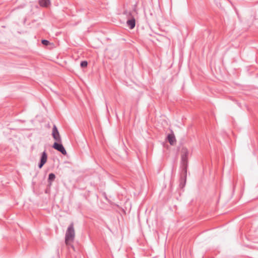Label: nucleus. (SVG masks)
<instances>
[{
	"label": "nucleus",
	"instance_id": "3",
	"mask_svg": "<svg viewBox=\"0 0 258 258\" xmlns=\"http://www.w3.org/2000/svg\"><path fill=\"white\" fill-rule=\"evenodd\" d=\"M53 148L55 150L60 152L63 155H67V153L66 150H65L64 147L62 144H60L57 143V142H55L53 145Z\"/></svg>",
	"mask_w": 258,
	"mask_h": 258
},
{
	"label": "nucleus",
	"instance_id": "5",
	"mask_svg": "<svg viewBox=\"0 0 258 258\" xmlns=\"http://www.w3.org/2000/svg\"><path fill=\"white\" fill-rule=\"evenodd\" d=\"M182 155H181V159L183 163L184 164H186L187 162V155H188V151L186 148H182Z\"/></svg>",
	"mask_w": 258,
	"mask_h": 258
},
{
	"label": "nucleus",
	"instance_id": "4",
	"mask_svg": "<svg viewBox=\"0 0 258 258\" xmlns=\"http://www.w3.org/2000/svg\"><path fill=\"white\" fill-rule=\"evenodd\" d=\"M47 160V154L45 151L42 153L40 162L39 164V168H41L46 163Z\"/></svg>",
	"mask_w": 258,
	"mask_h": 258
},
{
	"label": "nucleus",
	"instance_id": "7",
	"mask_svg": "<svg viewBox=\"0 0 258 258\" xmlns=\"http://www.w3.org/2000/svg\"><path fill=\"white\" fill-rule=\"evenodd\" d=\"M167 139L171 145H174L176 142L175 137L173 134L168 135Z\"/></svg>",
	"mask_w": 258,
	"mask_h": 258
},
{
	"label": "nucleus",
	"instance_id": "9",
	"mask_svg": "<svg viewBox=\"0 0 258 258\" xmlns=\"http://www.w3.org/2000/svg\"><path fill=\"white\" fill-rule=\"evenodd\" d=\"M55 175L53 173H50L49 174L48 180L51 181L55 179Z\"/></svg>",
	"mask_w": 258,
	"mask_h": 258
},
{
	"label": "nucleus",
	"instance_id": "11",
	"mask_svg": "<svg viewBox=\"0 0 258 258\" xmlns=\"http://www.w3.org/2000/svg\"><path fill=\"white\" fill-rule=\"evenodd\" d=\"M42 43L44 45H48L49 44V42L46 40H42Z\"/></svg>",
	"mask_w": 258,
	"mask_h": 258
},
{
	"label": "nucleus",
	"instance_id": "8",
	"mask_svg": "<svg viewBox=\"0 0 258 258\" xmlns=\"http://www.w3.org/2000/svg\"><path fill=\"white\" fill-rule=\"evenodd\" d=\"M127 25L130 29H133L135 26V19L134 18L128 20L126 22Z\"/></svg>",
	"mask_w": 258,
	"mask_h": 258
},
{
	"label": "nucleus",
	"instance_id": "1",
	"mask_svg": "<svg viewBox=\"0 0 258 258\" xmlns=\"http://www.w3.org/2000/svg\"><path fill=\"white\" fill-rule=\"evenodd\" d=\"M75 237V231L74 229V224H71L67 228L66 235H65V243L66 245H70L73 248L74 246L72 245L73 242Z\"/></svg>",
	"mask_w": 258,
	"mask_h": 258
},
{
	"label": "nucleus",
	"instance_id": "6",
	"mask_svg": "<svg viewBox=\"0 0 258 258\" xmlns=\"http://www.w3.org/2000/svg\"><path fill=\"white\" fill-rule=\"evenodd\" d=\"M39 5L40 7L43 8H47L51 5L50 0H39Z\"/></svg>",
	"mask_w": 258,
	"mask_h": 258
},
{
	"label": "nucleus",
	"instance_id": "2",
	"mask_svg": "<svg viewBox=\"0 0 258 258\" xmlns=\"http://www.w3.org/2000/svg\"><path fill=\"white\" fill-rule=\"evenodd\" d=\"M52 136L56 142H60L61 138L56 126L54 125L52 128Z\"/></svg>",
	"mask_w": 258,
	"mask_h": 258
},
{
	"label": "nucleus",
	"instance_id": "10",
	"mask_svg": "<svg viewBox=\"0 0 258 258\" xmlns=\"http://www.w3.org/2000/svg\"><path fill=\"white\" fill-rule=\"evenodd\" d=\"M88 62L86 61H83L81 63V66L83 68L87 67Z\"/></svg>",
	"mask_w": 258,
	"mask_h": 258
}]
</instances>
